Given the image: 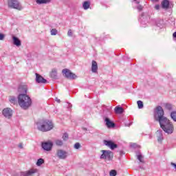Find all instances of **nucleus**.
I'll return each mask as SVG.
<instances>
[{
	"mask_svg": "<svg viewBox=\"0 0 176 176\" xmlns=\"http://www.w3.org/2000/svg\"><path fill=\"white\" fill-rule=\"evenodd\" d=\"M164 111L162 107L158 106L155 111V116L158 118L161 128L165 133L168 134H171L174 131V126L173 124L168 120L166 117H164Z\"/></svg>",
	"mask_w": 176,
	"mask_h": 176,
	"instance_id": "obj_1",
	"label": "nucleus"
},
{
	"mask_svg": "<svg viewBox=\"0 0 176 176\" xmlns=\"http://www.w3.org/2000/svg\"><path fill=\"white\" fill-rule=\"evenodd\" d=\"M18 103L22 109H28L32 105V100L25 94H20L18 96Z\"/></svg>",
	"mask_w": 176,
	"mask_h": 176,
	"instance_id": "obj_2",
	"label": "nucleus"
},
{
	"mask_svg": "<svg viewBox=\"0 0 176 176\" xmlns=\"http://www.w3.org/2000/svg\"><path fill=\"white\" fill-rule=\"evenodd\" d=\"M53 127H54V125L50 120H43L37 123V129L40 131H50Z\"/></svg>",
	"mask_w": 176,
	"mask_h": 176,
	"instance_id": "obj_3",
	"label": "nucleus"
},
{
	"mask_svg": "<svg viewBox=\"0 0 176 176\" xmlns=\"http://www.w3.org/2000/svg\"><path fill=\"white\" fill-rule=\"evenodd\" d=\"M102 155H100V159H103L104 160H112V157H113V153L110 151L102 150Z\"/></svg>",
	"mask_w": 176,
	"mask_h": 176,
	"instance_id": "obj_4",
	"label": "nucleus"
},
{
	"mask_svg": "<svg viewBox=\"0 0 176 176\" xmlns=\"http://www.w3.org/2000/svg\"><path fill=\"white\" fill-rule=\"evenodd\" d=\"M8 6L12 9H17V10H21L23 9V7L17 0H9Z\"/></svg>",
	"mask_w": 176,
	"mask_h": 176,
	"instance_id": "obj_5",
	"label": "nucleus"
},
{
	"mask_svg": "<svg viewBox=\"0 0 176 176\" xmlns=\"http://www.w3.org/2000/svg\"><path fill=\"white\" fill-rule=\"evenodd\" d=\"M64 76H66L68 79H76V75L74 74L69 69H65L62 71Z\"/></svg>",
	"mask_w": 176,
	"mask_h": 176,
	"instance_id": "obj_6",
	"label": "nucleus"
},
{
	"mask_svg": "<svg viewBox=\"0 0 176 176\" xmlns=\"http://www.w3.org/2000/svg\"><path fill=\"white\" fill-rule=\"evenodd\" d=\"M2 113L5 118H7V119H10L11 116L13 115V111H12L10 108L7 107L3 109Z\"/></svg>",
	"mask_w": 176,
	"mask_h": 176,
	"instance_id": "obj_7",
	"label": "nucleus"
},
{
	"mask_svg": "<svg viewBox=\"0 0 176 176\" xmlns=\"http://www.w3.org/2000/svg\"><path fill=\"white\" fill-rule=\"evenodd\" d=\"M53 147V142L48 141L42 143V148L44 151H52V148Z\"/></svg>",
	"mask_w": 176,
	"mask_h": 176,
	"instance_id": "obj_8",
	"label": "nucleus"
},
{
	"mask_svg": "<svg viewBox=\"0 0 176 176\" xmlns=\"http://www.w3.org/2000/svg\"><path fill=\"white\" fill-rule=\"evenodd\" d=\"M38 173V169L36 168H32L25 172H21V176H32L34 174Z\"/></svg>",
	"mask_w": 176,
	"mask_h": 176,
	"instance_id": "obj_9",
	"label": "nucleus"
},
{
	"mask_svg": "<svg viewBox=\"0 0 176 176\" xmlns=\"http://www.w3.org/2000/svg\"><path fill=\"white\" fill-rule=\"evenodd\" d=\"M57 156L59 159H65L68 156V153L64 150H58Z\"/></svg>",
	"mask_w": 176,
	"mask_h": 176,
	"instance_id": "obj_10",
	"label": "nucleus"
},
{
	"mask_svg": "<svg viewBox=\"0 0 176 176\" xmlns=\"http://www.w3.org/2000/svg\"><path fill=\"white\" fill-rule=\"evenodd\" d=\"M104 145H106L107 146H109V148H111V149H115V148L118 147V145H116L115 143H113V142L112 141H108V140H104Z\"/></svg>",
	"mask_w": 176,
	"mask_h": 176,
	"instance_id": "obj_11",
	"label": "nucleus"
},
{
	"mask_svg": "<svg viewBox=\"0 0 176 176\" xmlns=\"http://www.w3.org/2000/svg\"><path fill=\"white\" fill-rule=\"evenodd\" d=\"M36 82L37 83H46V79L38 74H36Z\"/></svg>",
	"mask_w": 176,
	"mask_h": 176,
	"instance_id": "obj_12",
	"label": "nucleus"
},
{
	"mask_svg": "<svg viewBox=\"0 0 176 176\" xmlns=\"http://www.w3.org/2000/svg\"><path fill=\"white\" fill-rule=\"evenodd\" d=\"M104 121L106 122V126L107 127H108V129H112L113 127H115V123L111 121L109 118H105Z\"/></svg>",
	"mask_w": 176,
	"mask_h": 176,
	"instance_id": "obj_13",
	"label": "nucleus"
},
{
	"mask_svg": "<svg viewBox=\"0 0 176 176\" xmlns=\"http://www.w3.org/2000/svg\"><path fill=\"white\" fill-rule=\"evenodd\" d=\"M18 91L22 93V94H27V85H21L18 89Z\"/></svg>",
	"mask_w": 176,
	"mask_h": 176,
	"instance_id": "obj_14",
	"label": "nucleus"
},
{
	"mask_svg": "<svg viewBox=\"0 0 176 176\" xmlns=\"http://www.w3.org/2000/svg\"><path fill=\"white\" fill-rule=\"evenodd\" d=\"M12 40H13L14 45H15V46H18V47L21 46V41H20V39H19V38L13 36Z\"/></svg>",
	"mask_w": 176,
	"mask_h": 176,
	"instance_id": "obj_15",
	"label": "nucleus"
},
{
	"mask_svg": "<svg viewBox=\"0 0 176 176\" xmlns=\"http://www.w3.org/2000/svg\"><path fill=\"white\" fill-rule=\"evenodd\" d=\"M50 76L52 78H53L54 80L56 79H58V77L57 76V70L56 69H53L50 73Z\"/></svg>",
	"mask_w": 176,
	"mask_h": 176,
	"instance_id": "obj_16",
	"label": "nucleus"
},
{
	"mask_svg": "<svg viewBox=\"0 0 176 176\" xmlns=\"http://www.w3.org/2000/svg\"><path fill=\"white\" fill-rule=\"evenodd\" d=\"M98 69V65H97V62L96 60L92 61V66H91V71L94 73L97 72V70Z\"/></svg>",
	"mask_w": 176,
	"mask_h": 176,
	"instance_id": "obj_17",
	"label": "nucleus"
},
{
	"mask_svg": "<svg viewBox=\"0 0 176 176\" xmlns=\"http://www.w3.org/2000/svg\"><path fill=\"white\" fill-rule=\"evenodd\" d=\"M169 5H170V1H168V0H164L162 2V7L163 8V9H168Z\"/></svg>",
	"mask_w": 176,
	"mask_h": 176,
	"instance_id": "obj_18",
	"label": "nucleus"
},
{
	"mask_svg": "<svg viewBox=\"0 0 176 176\" xmlns=\"http://www.w3.org/2000/svg\"><path fill=\"white\" fill-rule=\"evenodd\" d=\"M114 111H115L116 113H123V111L124 110L123 109V107L117 106V107H115Z\"/></svg>",
	"mask_w": 176,
	"mask_h": 176,
	"instance_id": "obj_19",
	"label": "nucleus"
},
{
	"mask_svg": "<svg viewBox=\"0 0 176 176\" xmlns=\"http://www.w3.org/2000/svg\"><path fill=\"white\" fill-rule=\"evenodd\" d=\"M36 2L38 5H42V3H50L52 0H36Z\"/></svg>",
	"mask_w": 176,
	"mask_h": 176,
	"instance_id": "obj_20",
	"label": "nucleus"
},
{
	"mask_svg": "<svg viewBox=\"0 0 176 176\" xmlns=\"http://www.w3.org/2000/svg\"><path fill=\"white\" fill-rule=\"evenodd\" d=\"M83 8L85 10H87V9H89V8H90V2L89 1H85L83 3Z\"/></svg>",
	"mask_w": 176,
	"mask_h": 176,
	"instance_id": "obj_21",
	"label": "nucleus"
},
{
	"mask_svg": "<svg viewBox=\"0 0 176 176\" xmlns=\"http://www.w3.org/2000/svg\"><path fill=\"white\" fill-rule=\"evenodd\" d=\"M157 135H159L157 140L160 142V141L163 140V134L162 133V131H157Z\"/></svg>",
	"mask_w": 176,
	"mask_h": 176,
	"instance_id": "obj_22",
	"label": "nucleus"
},
{
	"mask_svg": "<svg viewBox=\"0 0 176 176\" xmlns=\"http://www.w3.org/2000/svg\"><path fill=\"white\" fill-rule=\"evenodd\" d=\"M43 163H45V160L40 158L37 160L36 166H38L39 167V166H42V164H43Z\"/></svg>",
	"mask_w": 176,
	"mask_h": 176,
	"instance_id": "obj_23",
	"label": "nucleus"
},
{
	"mask_svg": "<svg viewBox=\"0 0 176 176\" xmlns=\"http://www.w3.org/2000/svg\"><path fill=\"white\" fill-rule=\"evenodd\" d=\"M137 104L139 109H142V108H144V103L142 102V101L138 100L137 102Z\"/></svg>",
	"mask_w": 176,
	"mask_h": 176,
	"instance_id": "obj_24",
	"label": "nucleus"
},
{
	"mask_svg": "<svg viewBox=\"0 0 176 176\" xmlns=\"http://www.w3.org/2000/svg\"><path fill=\"white\" fill-rule=\"evenodd\" d=\"M9 100H10V102H11V104H16V97L10 96Z\"/></svg>",
	"mask_w": 176,
	"mask_h": 176,
	"instance_id": "obj_25",
	"label": "nucleus"
},
{
	"mask_svg": "<svg viewBox=\"0 0 176 176\" xmlns=\"http://www.w3.org/2000/svg\"><path fill=\"white\" fill-rule=\"evenodd\" d=\"M172 119L176 122V112H172L170 114Z\"/></svg>",
	"mask_w": 176,
	"mask_h": 176,
	"instance_id": "obj_26",
	"label": "nucleus"
},
{
	"mask_svg": "<svg viewBox=\"0 0 176 176\" xmlns=\"http://www.w3.org/2000/svg\"><path fill=\"white\" fill-rule=\"evenodd\" d=\"M110 176H116V170H111L109 173Z\"/></svg>",
	"mask_w": 176,
	"mask_h": 176,
	"instance_id": "obj_27",
	"label": "nucleus"
},
{
	"mask_svg": "<svg viewBox=\"0 0 176 176\" xmlns=\"http://www.w3.org/2000/svg\"><path fill=\"white\" fill-rule=\"evenodd\" d=\"M56 144L58 146H61V145H63V141L58 140H56Z\"/></svg>",
	"mask_w": 176,
	"mask_h": 176,
	"instance_id": "obj_28",
	"label": "nucleus"
},
{
	"mask_svg": "<svg viewBox=\"0 0 176 176\" xmlns=\"http://www.w3.org/2000/svg\"><path fill=\"white\" fill-rule=\"evenodd\" d=\"M138 159L140 162H141L142 163L144 162V157H142L141 155H138Z\"/></svg>",
	"mask_w": 176,
	"mask_h": 176,
	"instance_id": "obj_29",
	"label": "nucleus"
},
{
	"mask_svg": "<svg viewBox=\"0 0 176 176\" xmlns=\"http://www.w3.org/2000/svg\"><path fill=\"white\" fill-rule=\"evenodd\" d=\"M51 35H57V30L56 29H52L51 30Z\"/></svg>",
	"mask_w": 176,
	"mask_h": 176,
	"instance_id": "obj_30",
	"label": "nucleus"
},
{
	"mask_svg": "<svg viewBox=\"0 0 176 176\" xmlns=\"http://www.w3.org/2000/svg\"><path fill=\"white\" fill-rule=\"evenodd\" d=\"M74 148L75 149H79V148H80V144H79V142H77L74 144Z\"/></svg>",
	"mask_w": 176,
	"mask_h": 176,
	"instance_id": "obj_31",
	"label": "nucleus"
},
{
	"mask_svg": "<svg viewBox=\"0 0 176 176\" xmlns=\"http://www.w3.org/2000/svg\"><path fill=\"white\" fill-rule=\"evenodd\" d=\"M63 139L64 140V141H67V140H68V134L65 133V134L63 135Z\"/></svg>",
	"mask_w": 176,
	"mask_h": 176,
	"instance_id": "obj_32",
	"label": "nucleus"
},
{
	"mask_svg": "<svg viewBox=\"0 0 176 176\" xmlns=\"http://www.w3.org/2000/svg\"><path fill=\"white\" fill-rule=\"evenodd\" d=\"M165 107H166V109H173V106L170 104H166Z\"/></svg>",
	"mask_w": 176,
	"mask_h": 176,
	"instance_id": "obj_33",
	"label": "nucleus"
},
{
	"mask_svg": "<svg viewBox=\"0 0 176 176\" xmlns=\"http://www.w3.org/2000/svg\"><path fill=\"white\" fill-rule=\"evenodd\" d=\"M5 38V35H3V34H0V41H3Z\"/></svg>",
	"mask_w": 176,
	"mask_h": 176,
	"instance_id": "obj_34",
	"label": "nucleus"
},
{
	"mask_svg": "<svg viewBox=\"0 0 176 176\" xmlns=\"http://www.w3.org/2000/svg\"><path fill=\"white\" fill-rule=\"evenodd\" d=\"M67 35L69 36H72V30H69L67 32Z\"/></svg>",
	"mask_w": 176,
	"mask_h": 176,
	"instance_id": "obj_35",
	"label": "nucleus"
},
{
	"mask_svg": "<svg viewBox=\"0 0 176 176\" xmlns=\"http://www.w3.org/2000/svg\"><path fill=\"white\" fill-rule=\"evenodd\" d=\"M18 147L20 148V149H23V144L22 143H19L18 144Z\"/></svg>",
	"mask_w": 176,
	"mask_h": 176,
	"instance_id": "obj_36",
	"label": "nucleus"
},
{
	"mask_svg": "<svg viewBox=\"0 0 176 176\" xmlns=\"http://www.w3.org/2000/svg\"><path fill=\"white\" fill-rule=\"evenodd\" d=\"M155 8L157 10H159V9H160V6L156 5V6H155Z\"/></svg>",
	"mask_w": 176,
	"mask_h": 176,
	"instance_id": "obj_37",
	"label": "nucleus"
},
{
	"mask_svg": "<svg viewBox=\"0 0 176 176\" xmlns=\"http://www.w3.org/2000/svg\"><path fill=\"white\" fill-rule=\"evenodd\" d=\"M171 166H173V167H174V168L176 170V164L171 162Z\"/></svg>",
	"mask_w": 176,
	"mask_h": 176,
	"instance_id": "obj_38",
	"label": "nucleus"
},
{
	"mask_svg": "<svg viewBox=\"0 0 176 176\" xmlns=\"http://www.w3.org/2000/svg\"><path fill=\"white\" fill-rule=\"evenodd\" d=\"M138 10H142V6H138Z\"/></svg>",
	"mask_w": 176,
	"mask_h": 176,
	"instance_id": "obj_39",
	"label": "nucleus"
},
{
	"mask_svg": "<svg viewBox=\"0 0 176 176\" xmlns=\"http://www.w3.org/2000/svg\"><path fill=\"white\" fill-rule=\"evenodd\" d=\"M173 38H176V32L173 33Z\"/></svg>",
	"mask_w": 176,
	"mask_h": 176,
	"instance_id": "obj_40",
	"label": "nucleus"
},
{
	"mask_svg": "<svg viewBox=\"0 0 176 176\" xmlns=\"http://www.w3.org/2000/svg\"><path fill=\"white\" fill-rule=\"evenodd\" d=\"M57 101H58V102H60V100H58Z\"/></svg>",
	"mask_w": 176,
	"mask_h": 176,
	"instance_id": "obj_41",
	"label": "nucleus"
},
{
	"mask_svg": "<svg viewBox=\"0 0 176 176\" xmlns=\"http://www.w3.org/2000/svg\"><path fill=\"white\" fill-rule=\"evenodd\" d=\"M155 1H159V0H155Z\"/></svg>",
	"mask_w": 176,
	"mask_h": 176,
	"instance_id": "obj_42",
	"label": "nucleus"
}]
</instances>
